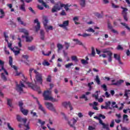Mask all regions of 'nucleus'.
<instances>
[{
    "instance_id": "1",
    "label": "nucleus",
    "mask_w": 130,
    "mask_h": 130,
    "mask_svg": "<svg viewBox=\"0 0 130 130\" xmlns=\"http://www.w3.org/2000/svg\"><path fill=\"white\" fill-rule=\"evenodd\" d=\"M70 7L71 5H69V4H64L61 3L60 2H58L57 4H56L52 8L51 10L52 13H55L57 12V11H60V10H62V8L66 10V12H68L69 10H70Z\"/></svg>"
},
{
    "instance_id": "2",
    "label": "nucleus",
    "mask_w": 130,
    "mask_h": 130,
    "mask_svg": "<svg viewBox=\"0 0 130 130\" xmlns=\"http://www.w3.org/2000/svg\"><path fill=\"white\" fill-rule=\"evenodd\" d=\"M34 71V73L35 74V78L37 82L39 83L41 85H42V82H43V76L42 74L39 73L37 70H34L33 68H30L29 70V76L30 79H32V72Z\"/></svg>"
},
{
    "instance_id": "3",
    "label": "nucleus",
    "mask_w": 130,
    "mask_h": 130,
    "mask_svg": "<svg viewBox=\"0 0 130 130\" xmlns=\"http://www.w3.org/2000/svg\"><path fill=\"white\" fill-rule=\"evenodd\" d=\"M52 92L49 90H46L44 91L43 96L44 98V100L46 101H51V102H58V100L53 98L51 96Z\"/></svg>"
},
{
    "instance_id": "4",
    "label": "nucleus",
    "mask_w": 130,
    "mask_h": 130,
    "mask_svg": "<svg viewBox=\"0 0 130 130\" xmlns=\"http://www.w3.org/2000/svg\"><path fill=\"white\" fill-rule=\"evenodd\" d=\"M116 103L115 102H113L112 103V106L111 107L110 105H111V102L108 101L105 103L106 106H104L103 105H102L101 106V109H108V108H109V109L112 110L113 109V108H118V106H117V105H116Z\"/></svg>"
},
{
    "instance_id": "5",
    "label": "nucleus",
    "mask_w": 130,
    "mask_h": 130,
    "mask_svg": "<svg viewBox=\"0 0 130 130\" xmlns=\"http://www.w3.org/2000/svg\"><path fill=\"white\" fill-rule=\"evenodd\" d=\"M101 52H103V53H107V55L109 56L108 58V61L109 62H111V61H112V55L113 54L112 52H111V51L109 50V49L106 48V49H103L101 50Z\"/></svg>"
},
{
    "instance_id": "6",
    "label": "nucleus",
    "mask_w": 130,
    "mask_h": 130,
    "mask_svg": "<svg viewBox=\"0 0 130 130\" xmlns=\"http://www.w3.org/2000/svg\"><path fill=\"white\" fill-rule=\"evenodd\" d=\"M25 84L24 82L20 81L19 84H16V90L17 92H19L20 94L23 93V88H25Z\"/></svg>"
},
{
    "instance_id": "7",
    "label": "nucleus",
    "mask_w": 130,
    "mask_h": 130,
    "mask_svg": "<svg viewBox=\"0 0 130 130\" xmlns=\"http://www.w3.org/2000/svg\"><path fill=\"white\" fill-rule=\"evenodd\" d=\"M45 105L47 109L50 110L51 111H53V112H54L55 113H56V109H55V107H54L52 103H49L48 102H45Z\"/></svg>"
},
{
    "instance_id": "8",
    "label": "nucleus",
    "mask_w": 130,
    "mask_h": 130,
    "mask_svg": "<svg viewBox=\"0 0 130 130\" xmlns=\"http://www.w3.org/2000/svg\"><path fill=\"white\" fill-rule=\"evenodd\" d=\"M27 84L28 85V87L31 88V89L34 91H38V94H41V90H40V87L30 83H27Z\"/></svg>"
},
{
    "instance_id": "9",
    "label": "nucleus",
    "mask_w": 130,
    "mask_h": 130,
    "mask_svg": "<svg viewBox=\"0 0 130 130\" xmlns=\"http://www.w3.org/2000/svg\"><path fill=\"white\" fill-rule=\"evenodd\" d=\"M35 99H36L37 100V103L38 105L39 106L38 108L39 110H41L42 112L44 113V114H46V111H45V109L42 106V105L40 104V102L39 101H38V99H37V98H34Z\"/></svg>"
},
{
    "instance_id": "10",
    "label": "nucleus",
    "mask_w": 130,
    "mask_h": 130,
    "mask_svg": "<svg viewBox=\"0 0 130 130\" xmlns=\"http://www.w3.org/2000/svg\"><path fill=\"white\" fill-rule=\"evenodd\" d=\"M70 23V21L69 20H66L63 22L62 24H59V27L61 28H63L65 30H68V26H69V24Z\"/></svg>"
},
{
    "instance_id": "11",
    "label": "nucleus",
    "mask_w": 130,
    "mask_h": 130,
    "mask_svg": "<svg viewBox=\"0 0 130 130\" xmlns=\"http://www.w3.org/2000/svg\"><path fill=\"white\" fill-rule=\"evenodd\" d=\"M62 105L65 107V108H68V106L70 108V111H72L73 109H74V108H73V106H72V104H71V102H64L62 103Z\"/></svg>"
},
{
    "instance_id": "12",
    "label": "nucleus",
    "mask_w": 130,
    "mask_h": 130,
    "mask_svg": "<svg viewBox=\"0 0 130 130\" xmlns=\"http://www.w3.org/2000/svg\"><path fill=\"white\" fill-rule=\"evenodd\" d=\"M16 119L19 122H23L24 124L27 122V118H22L19 115H17L16 117Z\"/></svg>"
},
{
    "instance_id": "13",
    "label": "nucleus",
    "mask_w": 130,
    "mask_h": 130,
    "mask_svg": "<svg viewBox=\"0 0 130 130\" xmlns=\"http://www.w3.org/2000/svg\"><path fill=\"white\" fill-rule=\"evenodd\" d=\"M35 24H37V25L35 26L36 31L38 32L40 30V22L38 19H36L34 20Z\"/></svg>"
},
{
    "instance_id": "14",
    "label": "nucleus",
    "mask_w": 130,
    "mask_h": 130,
    "mask_svg": "<svg viewBox=\"0 0 130 130\" xmlns=\"http://www.w3.org/2000/svg\"><path fill=\"white\" fill-rule=\"evenodd\" d=\"M22 38H25L26 42H32L33 40V37H29V35H26V36L22 35Z\"/></svg>"
},
{
    "instance_id": "15",
    "label": "nucleus",
    "mask_w": 130,
    "mask_h": 130,
    "mask_svg": "<svg viewBox=\"0 0 130 130\" xmlns=\"http://www.w3.org/2000/svg\"><path fill=\"white\" fill-rule=\"evenodd\" d=\"M9 64L11 68H13L14 70L17 71L18 68L16 66L13 65V57L12 56H9Z\"/></svg>"
},
{
    "instance_id": "16",
    "label": "nucleus",
    "mask_w": 130,
    "mask_h": 130,
    "mask_svg": "<svg viewBox=\"0 0 130 130\" xmlns=\"http://www.w3.org/2000/svg\"><path fill=\"white\" fill-rule=\"evenodd\" d=\"M77 123V120H76L75 118H73V119L71 120L70 121L68 122V123L69 125L71 127H75V124Z\"/></svg>"
},
{
    "instance_id": "17",
    "label": "nucleus",
    "mask_w": 130,
    "mask_h": 130,
    "mask_svg": "<svg viewBox=\"0 0 130 130\" xmlns=\"http://www.w3.org/2000/svg\"><path fill=\"white\" fill-rule=\"evenodd\" d=\"M99 120V123L101 124H102V125H103V128H107L108 129H109L108 126H109V125L103 123V121H102V120H101V118H100Z\"/></svg>"
},
{
    "instance_id": "18",
    "label": "nucleus",
    "mask_w": 130,
    "mask_h": 130,
    "mask_svg": "<svg viewBox=\"0 0 130 130\" xmlns=\"http://www.w3.org/2000/svg\"><path fill=\"white\" fill-rule=\"evenodd\" d=\"M43 20L44 21L43 23L45 29H46V27L47 26V24H48V19H47V17L45 16L43 18Z\"/></svg>"
},
{
    "instance_id": "19",
    "label": "nucleus",
    "mask_w": 130,
    "mask_h": 130,
    "mask_svg": "<svg viewBox=\"0 0 130 130\" xmlns=\"http://www.w3.org/2000/svg\"><path fill=\"white\" fill-rule=\"evenodd\" d=\"M114 57L115 58V59H117V60L118 61L119 63L120 64H122V62H121V59H120V56L117 55V54H114Z\"/></svg>"
},
{
    "instance_id": "20",
    "label": "nucleus",
    "mask_w": 130,
    "mask_h": 130,
    "mask_svg": "<svg viewBox=\"0 0 130 130\" xmlns=\"http://www.w3.org/2000/svg\"><path fill=\"white\" fill-rule=\"evenodd\" d=\"M128 116L126 114H124L123 115V120L124 122H125L126 123H129V122L128 121L129 119H128Z\"/></svg>"
},
{
    "instance_id": "21",
    "label": "nucleus",
    "mask_w": 130,
    "mask_h": 130,
    "mask_svg": "<svg viewBox=\"0 0 130 130\" xmlns=\"http://www.w3.org/2000/svg\"><path fill=\"white\" fill-rule=\"evenodd\" d=\"M124 81L122 80H120L119 81H117L116 83H113L111 85L112 86H117L118 85H121L123 83Z\"/></svg>"
},
{
    "instance_id": "22",
    "label": "nucleus",
    "mask_w": 130,
    "mask_h": 130,
    "mask_svg": "<svg viewBox=\"0 0 130 130\" xmlns=\"http://www.w3.org/2000/svg\"><path fill=\"white\" fill-rule=\"evenodd\" d=\"M7 101V105L9 106V107H13V105L12 104V102H13V100L10 99L6 98Z\"/></svg>"
},
{
    "instance_id": "23",
    "label": "nucleus",
    "mask_w": 130,
    "mask_h": 130,
    "mask_svg": "<svg viewBox=\"0 0 130 130\" xmlns=\"http://www.w3.org/2000/svg\"><path fill=\"white\" fill-rule=\"evenodd\" d=\"M92 97L95 98V100H98V97H99V91H96L95 94H92Z\"/></svg>"
},
{
    "instance_id": "24",
    "label": "nucleus",
    "mask_w": 130,
    "mask_h": 130,
    "mask_svg": "<svg viewBox=\"0 0 130 130\" xmlns=\"http://www.w3.org/2000/svg\"><path fill=\"white\" fill-rule=\"evenodd\" d=\"M1 79H3L4 82H7V81H8V78H7L6 75H5V73H1Z\"/></svg>"
},
{
    "instance_id": "25",
    "label": "nucleus",
    "mask_w": 130,
    "mask_h": 130,
    "mask_svg": "<svg viewBox=\"0 0 130 130\" xmlns=\"http://www.w3.org/2000/svg\"><path fill=\"white\" fill-rule=\"evenodd\" d=\"M121 9L123 10L122 11V15H127V13L126 12L128 10L127 8L121 7Z\"/></svg>"
},
{
    "instance_id": "26",
    "label": "nucleus",
    "mask_w": 130,
    "mask_h": 130,
    "mask_svg": "<svg viewBox=\"0 0 130 130\" xmlns=\"http://www.w3.org/2000/svg\"><path fill=\"white\" fill-rule=\"evenodd\" d=\"M40 35H41V40H44V35H45V33L44 32V30L41 29L40 31Z\"/></svg>"
},
{
    "instance_id": "27",
    "label": "nucleus",
    "mask_w": 130,
    "mask_h": 130,
    "mask_svg": "<svg viewBox=\"0 0 130 130\" xmlns=\"http://www.w3.org/2000/svg\"><path fill=\"white\" fill-rule=\"evenodd\" d=\"M20 111H21L24 115H28V113L29 112L28 110L24 109V108L20 109Z\"/></svg>"
},
{
    "instance_id": "28",
    "label": "nucleus",
    "mask_w": 130,
    "mask_h": 130,
    "mask_svg": "<svg viewBox=\"0 0 130 130\" xmlns=\"http://www.w3.org/2000/svg\"><path fill=\"white\" fill-rule=\"evenodd\" d=\"M19 9L23 12H26V8H25V3L22 4L19 6Z\"/></svg>"
},
{
    "instance_id": "29",
    "label": "nucleus",
    "mask_w": 130,
    "mask_h": 130,
    "mask_svg": "<svg viewBox=\"0 0 130 130\" xmlns=\"http://www.w3.org/2000/svg\"><path fill=\"white\" fill-rule=\"evenodd\" d=\"M80 5L82 8H84L86 6V0H80Z\"/></svg>"
},
{
    "instance_id": "30",
    "label": "nucleus",
    "mask_w": 130,
    "mask_h": 130,
    "mask_svg": "<svg viewBox=\"0 0 130 130\" xmlns=\"http://www.w3.org/2000/svg\"><path fill=\"white\" fill-rule=\"evenodd\" d=\"M92 85H94L93 82H91L88 83L87 84V87H88V88H89L88 91H91L92 90Z\"/></svg>"
},
{
    "instance_id": "31",
    "label": "nucleus",
    "mask_w": 130,
    "mask_h": 130,
    "mask_svg": "<svg viewBox=\"0 0 130 130\" xmlns=\"http://www.w3.org/2000/svg\"><path fill=\"white\" fill-rule=\"evenodd\" d=\"M38 2L39 3H40V4H42V5L43 6H44V7H45V8H47V7H48V6H47V5H46V3H45V2H44V1H43V0H38Z\"/></svg>"
},
{
    "instance_id": "32",
    "label": "nucleus",
    "mask_w": 130,
    "mask_h": 130,
    "mask_svg": "<svg viewBox=\"0 0 130 130\" xmlns=\"http://www.w3.org/2000/svg\"><path fill=\"white\" fill-rule=\"evenodd\" d=\"M2 71H4L6 76H9V73H8V71H7V70L5 69L4 66L1 67V69H0V72H2Z\"/></svg>"
},
{
    "instance_id": "33",
    "label": "nucleus",
    "mask_w": 130,
    "mask_h": 130,
    "mask_svg": "<svg viewBox=\"0 0 130 130\" xmlns=\"http://www.w3.org/2000/svg\"><path fill=\"white\" fill-rule=\"evenodd\" d=\"M0 13L1 16H0V19H3L5 17V11L2 9H0Z\"/></svg>"
},
{
    "instance_id": "34",
    "label": "nucleus",
    "mask_w": 130,
    "mask_h": 130,
    "mask_svg": "<svg viewBox=\"0 0 130 130\" xmlns=\"http://www.w3.org/2000/svg\"><path fill=\"white\" fill-rule=\"evenodd\" d=\"M95 54L96 53H95V48H93V47H91V53L89 54V55H91V56L94 57L95 56Z\"/></svg>"
},
{
    "instance_id": "35",
    "label": "nucleus",
    "mask_w": 130,
    "mask_h": 130,
    "mask_svg": "<svg viewBox=\"0 0 130 130\" xmlns=\"http://www.w3.org/2000/svg\"><path fill=\"white\" fill-rule=\"evenodd\" d=\"M57 47L58 48V51L61 50V49H63V46L59 43L57 44Z\"/></svg>"
},
{
    "instance_id": "36",
    "label": "nucleus",
    "mask_w": 130,
    "mask_h": 130,
    "mask_svg": "<svg viewBox=\"0 0 130 130\" xmlns=\"http://www.w3.org/2000/svg\"><path fill=\"white\" fill-rule=\"evenodd\" d=\"M94 81H95L98 85H100V78H99V76L98 75L96 76V78L94 79Z\"/></svg>"
},
{
    "instance_id": "37",
    "label": "nucleus",
    "mask_w": 130,
    "mask_h": 130,
    "mask_svg": "<svg viewBox=\"0 0 130 130\" xmlns=\"http://www.w3.org/2000/svg\"><path fill=\"white\" fill-rule=\"evenodd\" d=\"M21 32H22V33H24V34L26 36V35H29V32H28V30H27L25 28H22L21 29Z\"/></svg>"
},
{
    "instance_id": "38",
    "label": "nucleus",
    "mask_w": 130,
    "mask_h": 130,
    "mask_svg": "<svg viewBox=\"0 0 130 130\" xmlns=\"http://www.w3.org/2000/svg\"><path fill=\"white\" fill-rule=\"evenodd\" d=\"M129 92H130V90L128 89H125V93L124 94V96H125V97H126L127 99V98H128V94H129Z\"/></svg>"
},
{
    "instance_id": "39",
    "label": "nucleus",
    "mask_w": 130,
    "mask_h": 130,
    "mask_svg": "<svg viewBox=\"0 0 130 130\" xmlns=\"http://www.w3.org/2000/svg\"><path fill=\"white\" fill-rule=\"evenodd\" d=\"M42 64L44 67H45V66L49 67V66H50V63H49V62L48 61H47L45 60L42 62Z\"/></svg>"
},
{
    "instance_id": "40",
    "label": "nucleus",
    "mask_w": 130,
    "mask_h": 130,
    "mask_svg": "<svg viewBox=\"0 0 130 130\" xmlns=\"http://www.w3.org/2000/svg\"><path fill=\"white\" fill-rule=\"evenodd\" d=\"M73 41L76 42V44H78V45H82L83 46V43H82L80 40L78 39H74Z\"/></svg>"
},
{
    "instance_id": "41",
    "label": "nucleus",
    "mask_w": 130,
    "mask_h": 130,
    "mask_svg": "<svg viewBox=\"0 0 130 130\" xmlns=\"http://www.w3.org/2000/svg\"><path fill=\"white\" fill-rule=\"evenodd\" d=\"M70 45H71V44L70 43L64 42V46L66 47V50H68V49H69V47H70Z\"/></svg>"
},
{
    "instance_id": "42",
    "label": "nucleus",
    "mask_w": 130,
    "mask_h": 130,
    "mask_svg": "<svg viewBox=\"0 0 130 130\" xmlns=\"http://www.w3.org/2000/svg\"><path fill=\"white\" fill-rule=\"evenodd\" d=\"M121 25H123L124 26V27H125L126 28V29H127V30H128L130 31V28H129V27H128V26H127V24H126L125 23L121 22Z\"/></svg>"
},
{
    "instance_id": "43",
    "label": "nucleus",
    "mask_w": 130,
    "mask_h": 130,
    "mask_svg": "<svg viewBox=\"0 0 130 130\" xmlns=\"http://www.w3.org/2000/svg\"><path fill=\"white\" fill-rule=\"evenodd\" d=\"M19 106L21 109H23L24 108H23V106L24 105V103H23V101H20L18 103Z\"/></svg>"
},
{
    "instance_id": "44",
    "label": "nucleus",
    "mask_w": 130,
    "mask_h": 130,
    "mask_svg": "<svg viewBox=\"0 0 130 130\" xmlns=\"http://www.w3.org/2000/svg\"><path fill=\"white\" fill-rule=\"evenodd\" d=\"M108 29H110V30L113 29V26L111 25L110 21H108Z\"/></svg>"
},
{
    "instance_id": "45",
    "label": "nucleus",
    "mask_w": 130,
    "mask_h": 130,
    "mask_svg": "<svg viewBox=\"0 0 130 130\" xmlns=\"http://www.w3.org/2000/svg\"><path fill=\"white\" fill-rule=\"evenodd\" d=\"M101 87L103 89L105 92L107 91V86H106L105 84H103L101 85Z\"/></svg>"
},
{
    "instance_id": "46",
    "label": "nucleus",
    "mask_w": 130,
    "mask_h": 130,
    "mask_svg": "<svg viewBox=\"0 0 130 130\" xmlns=\"http://www.w3.org/2000/svg\"><path fill=\"white\" fill-rule=\"evenodd\" d=\"M17 21L18 23H20L21 25H24V22L21 20V17H18L17 18Z\"/></svg>"
},
{
    "instance_id": "47",
    "label": "nucleus",
    "mask_w": 130,
    "mask_h": 130,
    "mask_svg": "<svg viewBox=\"0 0 130 130\" xmlns=\"http://www.w3.org/2000/svg\"><path fill=\"white\" fill-rule=\"evenodd\" d=\"M71 59H72V60H74V61H76V62L78 61V58H77V57L76 56H72L71 57Z\"/></svg>"
},
{
    "instance_id": "48",
    "label": "nucleus",
    "mask_w": 130,
    "mask_h": 130,
    "mask_svg": "<svg viewBox=\"0 0 130 130\" xmlns=\"http://www.w3.org/2000/svg\"><path fill=\"white\" fill-rule=\"evenodd\" d=\"M82 37H84L85 38L86 37H89V36H91V34L84 33L82 35Z\"/></svg>"
},
{
    "instance_id": "49",
    "label": "nucleus",
    "mask_w": 130,
    "mask_h": 130,
    "mask_svg": "<svg viewBox=\"0 0 130 130\" xmlns=\"http://www.w3.org/2000/svg\"><path fill=\"white\" fill-rule=\"evenodd\" d=\"M38 122L41 124V125H44L45 124V121H42V120H41L40 119H38Z\"/></svg>"
},
{
    "instance_id": "50",
    "label": "nucleus",
    "mask_w": 130,
    "mask_h": 130,
    "mask_svg": "<svg viewBox=\"0 0 130 130\" xmlns=\"http://www.w3.org/2000/svg\"><path fill=\"white\" fill-rule=\"evenodd\" d=\"M4 37L6 38L5 41H6V42L9 43V41L8 40V39H7V38H9V36L7 35V34L6 33V32H4Z\"/></svg>"
},
{
    "instance_id": "51",
    "label": "nucleus",
    "mask_w": 130,
    "mask_h": 130,
    "mask_svg": "<svg viewBox=\"0 0 130 130\" xmlns=\"http://www.w3.org/2000/svg\"><path fill=\"white\" fill-rule=\"evenodd\" d=\"M35 48L36 47L35 46H32L28 47V50H30V51H33V50H35Z\"/></svg>"
},
{
    "instance_id": "52",
    "label": "nucleus",
    "mask_w": 130,
    "mask_h": 130,
    "mask_svg": "<svg viewBox=\"0 0 130 130\" xmlns=\"http://www.w3.org/2000/svg\"><path fill=\"white\" fill-rule=\"evenodd\" d=\"M80 99H85V101L88 100V98L86 96V95L83 94L81 96H80Z\"/></svg>"
},
{
    "instance_id": "53",
    "label": "nucleus",
    "mask_w": 130,
    "mask_h": 130,
    "mask_svg": "<svg viewBox=\"0 0 130 130\" xmlns=\"http://www.w3.org/2000/svg\"><path fill=\"white\" fill-rule=\"evenodd\" d=\"M81 63H82V64H88V62L87 60L82 59H81Z\"/></svg>"
},
{
    "instance_id": "54",
    "label": "nucleus",
    "mask_w": 130,
    "mask_h": 130,
    "mask_svg": "<svg viewBox=\"0 0 130 130\" xmlns=\"http://www.w3.org/2000/svg\"><path fill=\"white\" fill-rule=\"evenodd\" d=\"M61 115H62L65 119V120H67L68 121L69 120V118L66 115V114L64 113H61Z\"/></svg>"
},
{
    "instance_id": "55",
    "label": "nucleus",
    "mask_w": 130,
    "mask_h": 130,
    "mask_svg": "<svg viewBox=\"0 0 130 130\" xmlns=\"http://www.w3.org/2000/svg\"><path fill=\"white\" fill-rule=\"evenodd\" d=\"M73 63H69L68 64H66L65 65V68H66V69H69L70 67H72V66H73Z\"/></svg>"
},
{
    "instance_id": "56",
    "label": "nucleus",
    "mask_w": 130,
    "mask_h": 130,
    "mask_svg": "<svg viewBox=\"0 0 130 130\" xmlns=\"http://www.w3.org/2000/svg\"><path fill=\"white\" fill-rule=\"evenodd\" d=\"M46 81L47 82H51V76L48 75V77L47 78Z\"/></svg>"
},
{
    "instance_id": "57",
    "label": "nucleus",
    "mask_w": 130,
    "mask_h": 130,
    "mask_svg": "<svg viewBox=\"0 0 130 130\" xmlns=\"http://www.w3.org/2000/svg\"><path fill=\"white\" fill-rule=\"evenodd\" d=\"M60 16H67V13H66V11L64 10H62L61 13H60Z\"/></svg>"
},
{
    "instance_id": "58",
    "label": "nucleus",
    "mask_w": 130,
    "mask_h": 130,
    "mask_svg": "<svg viewBox=\"0 0 130 130\" xmlns=\"http://www.w3.org/2000/svg\"><path fill=\"white\" fill-rule=\"evenodd\" d=\"M87 32H92V33H94L95 32V30L93 29L92 28H89L88 29L86 30Z\"/></svg>"
},
{
    "instance_id": "59",
    "label": "nucleus",
    "mask_w": 130,
    "mask_h": 130,
    "mask_svg": "<svg viewBox=\"0 0 130 130\" xmlns=\"http://www.w3.org/2000/svg\"><path fill=\"white\" fill-rule=\"evenodd\" d=\"M13 52L15 56L18 55V54H20V51L19 50H14Z\"/></svg>"
},
{
    "instance_id": "60",
    "label": "nucleus",
    "mask_w": 130,
    "mask_h": 130,
    "mask_svg": "<svg viewBox=\"0 0 130 130\" xmlns=\"http://www.w3.org/2000/svg\"><path fill=\"white\" fill-rule=\"evenodd\" d=\"M7 126L10 130H15L12 126H11V125L10 124V123H7Z\"/></svg>"
},
{
    "instance_id": "61",
    "label": "nucleus",
    "mask_w": 130,
    "mask_h": 130,
    "mask_svg": "<svg viewBox=\"0 0 130 130\" xmlns=\"http://www.w3.org/2000/svg\"><path fill=\"white\" fill-rule=\"evenodd\" d=\"M28 10H29L30 11L32 14H36L35 11H34V10H33V8H32V7H29V8H28Z\"/></svg>"
},
{
    "instance_id": "62",
    "label": "nucleus",
    "mask_w": 130,
    "mask_h": 130,
    "mask_svg": "<svg viewBox=\"0 0 130 130\" xmlns=\"http://www.w3.org/2000/svg\"><path fill=\"white\" fill-rule=\"evenodd\" d=\"M110 127H113V126H114V120H112L111 121V122L110 124Z\"/></svg>"
},
{
    "instance_id": "63",
    "label": "nucleus",
    "mask_w": 130,
    "mask_h": 130,
    "mask_svg": "<svg viewBox=\"0 0 130 130\" xmlns=\"http://www.w3.org/2000/svg\"><path fill=\"white\" fill-rule=\"evenodd\" d=\"M96 128L95 127H93L92 126H88V130H95Z\"/></svg>"
},
{
    "instance_id": "64",
    "label": "nucleus",
    "mask_w": 130,
    "mask_h": 130,
    "mask_svg": "<svg viewBox=\"0 0 130 130\" xmlns=\"http://www.w3.org/2000/svg\"><path fill=\"white\" fill-rule=\"evenodd\" d=\"M120 126H121V130H129L130 129V128L128 129L126 127H123V126H121V125H120Z\"/></svg>"
}]
</instances>
